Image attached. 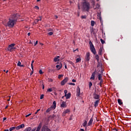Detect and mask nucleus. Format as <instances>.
Returning <instances> with one entry per match:
<instances>
[{
	"instance_id": "a18cd8bd",
	"label": "nucleus",
	"mask_w": 131,
	"mask_h": 131,
	"mask_svg": "<svg viewBox=\"0 0 131 131\" xmlns=\"http://www.w3.org/2000/svg\"><path fill=\"white\" fill-rule=\"evenodd\" d=\"M21 66V62H20L19 61L17 63V66Z\"/></svg>"
},
{
	"instance_id": "4d7b16f0",
	"label": "nucleus",
	"mask_w": 131,
	"mask_h": 131,
	"mask_svg": "<svg viewBox=\"0 0 131 131\" xmlns=\"http://www.w3.org/2000/svg\"><path fill=\"white\" fill-rule=\"evenodd\" d=\"M19 67H24V64H20V66H19Z\"/></svg>"
},
{
	"instance_id": "c756f323",
	"label": "nucleus",
	"mask_w": 131,
	"mask_h": 131,
	"mask_svg": "<svg viewBox=\"0 0 131 131\" xmlns=\"http://www.w3.org/2000/svg\"><path fill=\"white\" fill-rule=\"evenodd\" d=\"M91 26L92 27L95 26V21L91 20Z\"/></svg>"
},
{
	"instance_id": "338daca9",
	"label": "nucleus",
	"mask_w": 131,
	"mask_h": 131,
	"mask_svg": "<svg viewBox=\"0 0 131 131\" xmlns=\"http://www.w3.org/2000/svg\"><path fill=\"white\" fill-rule=\"evenodd\" d=\"M41 17H40V19H39V21H41Z\"/></svg>"
},
{
	"instance_id": "393cba45",
	"label": "nucleus",
	"mask_w": 131,
	"mask_h": 131,
	"mask_svg": "<svg viewBox=\"0 0 131 131\" xmlns=\"http://www.w3.org/2000/svg\"><path fill=\"white\" fill-rule=\"evenodd\" d=\"M51 108H53V109L56 108V101H53V105L51 106Z\"/></svg>"
},
{
	"instance_id": "bb28decb",
	"label": "nucleus",
	"mask_w": 131,
	"mask_h": 131,
	"mask_svg": "<svg viewBox=\"0 0 131 131\" xmlns=\"http://www.w3.org/2000/svg\"><path fill=\"white\" fill-rule=\"evenodd\" d=\"M118 103L119 105H122L123 104L122 101L120 99H118Z\"/></svg>"
},
{
	"instance_id": "79ce46f5",
	"label": "nucleus",
	"mask_w": 131,
	"mask_h": 131,
	"mask_svg": "<svg viewBox=\"0 0 131 131\" xmlns=\"http://www.w3.org/2000/svg\"><path fill=\"white\" fill-rule=\"evenodd\" d=\"M48 35H53L54 34V33L50 32L48 33Z\"/></svg>"
},
{
	"instance_id": "cd10ccee",
	"label": "nucleus",
	"mask_w": 131,
	"mask_h": 131,
	"mask_svg": "<svg viewBox=\"0 0 131 131\" xmlns=\"http://www.w3.org/2000/svg\"><path fill=\"white\" fill-rule=\"evenodd\" d=\"M81 61V58L80 57H79L76 59V63H78V62H80Z\"/></svg>"
},
{
	"instance_id": "c9c22d12",
	"label": "nucleus",
	"mask_w": 131,
	"mask_h": 131,
	"mask_svg": "<svg viewBox=\"0 0 131 131\" xmlns=\"http://www.w3.org/2000/svg\"><path fill=\"white\" fill-rule=\"evenodd\" d=\"M47 92H53V89L52 88H49L47 89Z\"/></svg>"
},
{
	"instance_id": "473e14b6",
	"label": "nucleus",
	"mask_w": 131,
	"mask_h": 131,
	"mask_svg": "<svg viewBox=\"0 0 131 131\" xmlns=\"http://www.w3.org/2000/svg\"><path fill=\"white\" fill-rule=\"evenodd\" d=\"M103 81H104L103 80H100V82L99 84L100 85V86H101V88H102V84L103 83Z\"/></svg>"
},
{
	"instance_id": "37998d69",
	"label": "nucleus",
	"mask_w": 131,
	"mask_h": 131,
	"mask_svg": "<svg viewBox=\"0 0 131 131\" xmlns=\"http://www.w3.org/2000/svg\"><path fill=\"white\" fill-rule=\"evenodd\" d=\"M39 73L40 74H43V72H42V70H40L39 71Z\"/></svg>"
},
{
	"instance_id": "f03ea898",
	"label": "nucleus",
	"mask_w": 131,
	"mask_h": 131,
	"mask_svg": "<svg viewBox=\"0 0 131 131\" xmlns=\"http://www.w3.org/2000/svg\"><path fill=\"white\" fill-rule=\"evenodd\" d=\"M82 8L84 11H86V12H89L90 11V9H91V4L90 2L87 1H84L82 3Z\"/></svg>"
},
{
	"instance_id": "9b49d317",
	"label": "nucleus",
	"mask_w": 131,
	"mask_h": 131,
	"mask_svg": "<svg viewBox=\"0 0 131 131\" xmlns=\"http://www.w3.org/2000/svg\"><path fill=\"white\" fill-rule=\"evenodd\" d=\"M77 97H79L80 96V88L79 86H77V94H76Z\"/></svg>"
},
{
	"instance_id": "e433bc0d",
	"label": "nucleus",
	"mask_w": 131,
	"mask_h": 131,
	"mask_svg": "<svg viewBox=\"0 0 131 131\" xmlns=\"http://www.w3.org/2000/svg\"><path fill=\"white\" fill-rule=\"evenodd\" d=\"M38 21H39V19H35L34 20L35 24H37V23H38Z\"/></svg>"
},
{
	"instance_id": "6ab92c4d",
	"label": "nucleus",
	"mask_w": 131,
	"mask_h": 131,
	"mask_svg": "<svg viewBox=\"0 0 131 131\" xmlns=\"http://www.w3.org/2000/svg\"><path fill=\"white\" fill-rule=\"evenodd\" d=\"M64 97H66V99H70L71 97V93H68L66 95H64Z\"/></svg>"
},
{
	"instance_id": "ddd939ff",
	"label": "nucleus",
	"mask_w": 131,
	"mask_h": 131,
	"mask_svg": "<svg viewBox=\"0 0 131 131\" xmlns=\"http://www.w3.org/2000/svg\"><path fill=\"white\" fill-rule=\"evenodd\" d=\"M99 103H100V99L96 100L95 102H94V107H98Z\"/></svg>"
},
{
	"instance_id": "c85d7f7f",
	"label": "nucleus",
	"mask_w": 131,
	"mask_h": 131,
	"mask_svg": "<svg viewBox=\"0 0 131 131\" xmlns=\"http://www.w3.org/2000/svg\"><path fill=\"white\" fill-rule=\"evenodd\" d=\"M30 130H31V128L30 127H29L26 128L23 131H30Z\"/></svg>"
},
{
	"instance_id": "ea45409f",
	"label": "nucleus",
	"mask_w": 131,
	"mask_h": 131,
	"mask_svg": "<svg viewBox=\"0 0 131 131\" xmlns=\"http://www.w3.org/2000/svg\"><path fill=\"white\" fill-rule=\"evenodd\" d=\"M63 75H59L58 76V78L59 79H60V78H61V77H63Z\"/></svg>"
},
{
	"instance_id": "4468645a",
	"label": "nucleus",
	"mask_w": 131,
	"mask_h": 131,
	"mask_svg": "<svg viewBox=\"0 0 131 131\" xmlns=\"http://www.w3.org/2000/svg\"><path fill=\"white\" fill-rule=\"evenodd\" d=\"M93 121H94V120L93 119V118H91L88 123V126H90V125H92L93 124Z\"/></svg>"
},
{
	"instance_id": "de8ad7c7",
	"label": "nucleus",
	"mask_w": 131,
	"mask_h": 131,
	"mask_svg": "<svg viewBox=\"0 0 131 131\" xmlns=\"http://www.w3.org/2000/svg\"><path fill=\"white\" fill-rule=\"evenodd\" d=\"M64 96H65L66 95H67V93H68L67 90H64Z\"/></svg>"
},
{
	"instance_id": "3c124183",
	"label": "nucleus",
	"mask_w": 131,
	"mask_h": 131,
	"mask_svg": "<svg viewBox=\"0 0 131 131\" xmlns=\"http://www.w3.org/2000/svg\"><path fill=\"white\" fill-rule=\"evenodd\" d=\"M32 74H33V69H32V71H31V72L30 73V75H32Z\"/></svg>"
},
{
	"instance_id": "5fc2aeb1",
	"label": "nucleus",
	"mask_w": 131,
	"mask_h": 131,
	"mask_svg": "<svg viewBox=\"0 0 131 131\" xmlns=\"http://www.w3.org/2000/svg\"><path fill=\"white\" fill-rule=\"evenodd\" d=\"M9 99L7 100V101H10V100H11V96H9Z\"/></svg>"
},
{
	"instance_id": "774afa93",
	"label": "nucleus",
	"mask_w": 131,
	"mask_h": 131,
	"mask_svg": "<svg viewBox=\"0 0 131 131\" xmlns=\"http://www.w3.org/2000/svg\"><path fill=\"white\" fill-rule=\"evenodd\" d=\"M4 131H9V129H5Z\"/></svg>"
},
{
	"instance_id": "aec40b11",
	"label": "nucleus",
	"mask_w": 131,
	"mask_h": 131,
	"mask_svg": "<svg viewBox=\"0 0 131 131\" xmlns=\"http://www.w3.org/2000/svg\"><path fill=\"white\" fill-rule=\"evenodd\" d=\"M60 58V56H57L56 57H55L54 58V62H57L58 61H60V59H59Z\"/></svg>"
},
{
	"instance_id": "412c9836",
	"label": "nucleus",
	"mask_w": 131,
	"mask_h": 131,
	"mask_svg": "<svg viewBox=\"0 0 131 131\" xmlns=\"http://www.w3.org/2000/svg\"><path fill=\"white\" fill-rule=\"evenodd\" d=\"M62 63H60V64H57L56 66V68L57 69V70H60V69H61L62 68Z\"/></svg>"
},
{
	"instance_id": "13d9d810",
	"label": "nucleus",
	"mask_w": 131,
	"mask_h": 131,
	"mask_svg": "<svg viewBox=\"0 0 131 131\" xmlns=\"http://www.w3.org/2000/svg\"><path fill=\"white\" fill-rule=\"evenodd\" d=\"M38 42V41H36L35 42V46H36V45H37Z\"/></svg>"
},
{
	"instance_id": "603ef678",
	"label": "nucleus",
	"mask_w": 131,
	"mask_h": 131,
	"mask_svg": "<svg viewBox=\"0 0 131 131\" xmlns=\"http://www.w3.org/2000/svg\"><path fill=\"white\" fill-rule=\"evenodd\" d=\"M112 131H118V130L116 128H114V129H113Z\"/></svg>"
},
{
	"instance_id": "4c0bfd02",
	"label": "nucleus",
	"mask_w": 131,
	"mask_h": 131,
	"mask_svg": "<svg viewBox=\"0 0 131 131\" xmlns=\"http://www.w3.org/2000/svg\"><path fill=\"white\" fill-rule=\"evenodd\" d=\"M33 63H34V60H33L31 63V68L33 69Z\"/></svg>"
},
{
	"instance_id": "2f4dec72",
	"label": "nucleus",
	"mask_w": 131,
	"mask_h": 131,
	"mask_svg": "<svg viewBox=\"0 0 131 131\" xmlns=\"http://www.w3.org/2000/svg\"><path fill=\"white\" fill-rule=\"evenodd\" d=\"M51 111H52V107H50L47 110L46 112L47 113H49V112H50Z\"/></svg>"
},
{
	"instance_id": "b1692460",
	"label": "nucleus",
	"mask_w": 131,
	"mask_h": 131,
	"mask_svg": "<svg viewBox=\"0 0 131 131\" xmlns=\"http://www.w3.org/2000/svg\"><path fill=\"white\" fill-rule=\"evenodd\" d=\"M40 128H41V123H40L39 125L38 126L36 130L39 131L40 130Z\"/></svg>"
},
{
	"instance_id": "864d4df0",
	"label": "nucleus",
	"mask_w": 131,
	"mask_h": 131,
	"mask_svg": "<svg viewBox=\"0 0 131 131\" xmlns=\"http://www.w3.org/2000/svg\"><path fill=\"white\" fill-rule=\"evenodd\" d=\"M72 82H76V80H75V79H73V80H72Z\"/></svg>"
},
{
	"instance_id": "f704fd0d",
	"label": "nucleus",
	"mask_w": 131,
	"mask_h": 131,
	"mask_svg": "<svg viewBox=\"0 0 131 131\" xmlns=\"http://www.w3.org/2000/svg\"><path fill=\"white\" fill-rule=\"evenodd\" d=\"M100 41L102 45H104V43H105V40H103V39H100Z\"/></svg>"
},
{
	"instance_id": "052dcab7",
	"label": "nucleus",
	"mask_w": 131,
	"mask_h": 131,
	"mask_svg": "<svg viewBox=\"0 0 131 131\" xmlns=\"http://www.w3.org/2000/svg\"><path fill=\"white\" fill-rule=\"evenodd\" d=\"M55 19H58V16L55 15Z\"/></svg>"
},
{
	"instance_id": "6e6552de",
	"label": "nucleus",
	"mask_w": 131,
	"mask_h": 131,
	"mask_svg": "<svg viewBox=\"0 0 131 131\" xmlns=\"http://www.w3.org/2000/svg\"><path fill=\"white\" fill-rule=\"evenodd\" d=\"M25 127V125L24 124H21L17 127H15V128L17 130H18V129H20L21 128H23V127Z\"/></svg>"
},
{
	"instance_id": "0e129e2a",
	"label": "nucleus",
	"mask_w": 131,
	"mask_h": 131,
	"mask_svg": "<svg viewBox=\"0 0 131 131\" xmlns=\"http://www.w3.org/2000/svg\"><path fill=\"white\" fill-rule=\"evenodd\" d=\"M76 51H78V49H76L75 50H74V52H76Z\"/></svg>"
},
{
	"instance_id": "c03bdc74",
	"label": "nucleus",
	"mask_w": 131,
	"mask_h": 131,
	"mask_svg": "<svg viewBox=\"0 0 131 131\" xmlns=\"http://www.w3.org/2000/svg\"><path fill=\"white\" fill-rule=\"evenodd\" d=\"M69 84L70 85H75V83H71V82L69 83Z\"/></svg>"
},
{
	"instance_id": "7c9ffc66",
	"label": "nucleus",
	"mask_w": 131,
	"mask_h": 131,
	"mask_svg": "<svg viewBox=\"0 0 131 131\" xmlns=\"http://www.w3.org/2000/svg\"><path fill=\"white\" fill-rule=\"evenodd\" d=\"M16 128V127H11L9 128V131L14 130Z\"/></svg>"
},
{
	"instance_id": "9d476101",
	"label": "nucleus",
	"mask_w": 131,
	"mask_h": 131,
	"mask_svg": "<svg viewBox=\"0 0 131 131\" xmlns=\"http://www.w3.org/2000/svg\"><path fill=\"white\" fill-rule=\"evenodd\" d=\"M90 56H91V53H90V52H88L86 54L85 60L87 61V62L90 61Z\"/></svg>"
},
{
	"instance_id": "f8f14e48",
	"label": "nucleus",
	"mask_w": 131,
	"mask_h": 131,
	"mask_svg": "<svg viewBox=\"0 0 131 131\" xmlns=\"http://www.w3.org/2000/svg\"><path fill=\"white\" fill-rule=\"evenodd\" d=\"M96 77V71H94L91 76V78H90V79H92L93 80H95V78Z\"/></svg>"
},
{
	"instance_id": "0eeeda50",
	"label": "nucleus",
	"mask_w": 131,
	"mask_h": 131,
	"mask_svg": "<svg viewBox=\"0 0 131 131\" xmlns=\"http://www.w3.org/2000/svg\"><path fill=\"white\" fill-rule=\"evenodd\" d=\"M15 43H12L10 45H9L8 48V51H12V50H13V48H14V47H15Z\"/></svg>"
},
{
	"instance_id": "6e6d98bb",
	"label": "nucleus",
	"mask_w": 131,
	"mask_h": 131,
	"mask_svg": "<svg viewBox=\"0 0 131 131\" xmlns=\"http://www.w3.org/2000/svg\"><path fill=\"white\" fill-rule=\"evenodd\" d=\"M69 120H72V116L70 117V118H69Z\"/></svg>"
},
{
	"instance_id": "39448f33",
	"label": "nucleus",
	"mask_w": 131,
	"mask_h": 131,
	"mask_svg": "<svg viewBox=\"0 0 131 131\" xmlns=\"http://www.w3.org/2000/svg\"><path fill=\"white\" fill-rule=\"evenodd\" d=\"M93 8L94 9V10H99V9H100V5L98 4L95 5V3H93Z\"/></svg>"
},
{
	"instance_id": "a19ab883",
	"label": "nucleus",
	"mask_w": 131,
	"mask_h": 131,
	"mask_svg": "<svg viewBox=\"0 0 131 131\" xmlns=\"http://www.w3.org/2000/svg\"><path fill=\"white\" fill-rule=\"evenodd\" d=\"M44 96H45V95H43V94L41 95L40 97V100H42V99H43Z\"/></svg>"
},
{
	"instance_id": "1a4fd4ad",
	"label": "nucleus",
	"mask_w": 131,
	"mask_h": 131,
	"mask_svg": "<svg viewBox=\"0 0 131 131\" xmlns=\"http://www.w3.org/2000/svg\"><path fill=\"white\" fill-rule=\"evenodd\" d=\"M42 131H51V130L48 126L44 125L42 128Z\"/></svg>"
},
{
	"instance_id": "49530a36",
	"label": "nucleus",
	"mask_w": 131,
	"mask_h": 131,
	"mask_svg": "<svg viewBox=\"0 0 131 131\" xmlns=\"http://www.w3.org/2000/svg\"><path fill=\"white\" fill-rule=\"evenodd\" d=\"M40 111V109H38L37 110L36 112L35 113V114H37V113H38V112Z\"/></svg>"
},
{
	"instance_id": "4be33fe9",
	"label": "nucleus",
	"mask_w": 131,
	"mask_h": 131,
	"mask_svg": "<svg viewBox=\"0 0 131 131\" xmlns=\"http://www.w3.org/2000/svg\"><path fill=\"white\" fill-rule=\"evenodd\" d=\"M95 59L97 60V62L99 63L100 61V58L99 57V55L98 54H96L95 57Z\"/></svg>"
},
{
	"instance_id": "20e7f679",
	"label": "nucleus",
	"mask_w": 131,
	"mask_h": 131,
	"mask_svg": "<svg viewBox=\"0 0 131 131\" xmlns=\"http://www.w3.org/2000/svg\"><path fill=\"white\" fill-rule=\"evenodd\" d=\"M93 98L94 99H95V100H99L100 99V95L97 94V93H96V92H95L93 94Z\"/></svg>"
},
{
	"instance_id": "2eb2a0df",
	"label": "nucleus",
	"mask_w": 131,
	"mask_h": 131,
	"mask_svg": "<svg viewBox=\"0 0 131 131\" xmlns=\"http://www.w3.org/2000/svg\"><path fill=\"white\" fill-rule=\"evenodd\" d=\"M70 111L68 109L66 110L64 112H63L62 114V116H66L67 113H69Z\"/></svg>"
},
{
	"instance_id": "423d86ee",
	"label": "nucleus",
	"mask_w": 131,
	"mask_h": 131,
	"mask_svg": "<svg viewBox=\"0 0 131 131\" xmlns=\"http://www.w3.org/2000/svg\"><path fill=\"white\" fill-rule=\"evenodd\" d=\"M67 81H68V77H67L61 82V85H64Z\"/></svg>"
},
{
	"instance_id": "f3484780",
	"label": "nucleus",
	"mask_w": 131,
	"mask_h": 131,
	"mask_svg": "<svg viewBox=\"0 0 131 131\" xmlns=\"http://www.w3.org/2000/svg\"><path fill=\"white\" fill-rule=\"evenodd\" d=\"M103 51V48L100 47L99 51H98V55H99L100 56H102V52Z\"/></svg>"
},
{
	"instance_id": "680f3d73",
	"label": "nucleus",
	"mask_w": 131,
	"mask_h": 131,
	"mask_svg": "<svg viewBox=\"0 0 131 131\" xmlns=\"http://www.w3.org/2000/svg\"><path fill=\"white\" fill-rule=\"evenodd\" d=\"M7 119V118H3V121H5V120H6Z\"/></svg>"
},
{
	"instance_id": "69168bd1",
	"label": "nucleus",
	"mask_w": 131,
	"mask_h": 131,
	"mask_svg": "<svg viewBox=\"0 0 131 131\" xmlns=\"http://www.w3.org/2000/svg\"><path fill=\"white\" fill-rule=\"evenodd\" d=\"M64 68H65L66 69H67V66L66 65V66H64Z\"/></svg>"
},
{
	"instance_id": "dca6fc26",
	"label": "nucleus",
	"mask_w": 131,
	"mask_h": 131,
	"mask_svg": "<svg viewBox=\"0 0 131 131\" xmlns=\"http://www.w3.org/2000/svg\"><path fill=\"white\" fill-rule=\"evenodd\" d=\"M102 74H103V72L101 71V74H98V80H103V79H102Z\"/></svg>"
},
{
	"instance_id": "e2e57ef3",
	"label": "nucleus",
	"mask_w": 131,
	"mask_h": 131,
	"mask_svg": "<svg viewBox=\"0 0 131 131\" xmlns=\"http://www.w3.org/2000/svg\"><path fill=\"white\" fill-rule=\"evenodd\" d=\"M30 34H31V33H28V36H30Z\"/></svg>"
},
{
	"instance_id": "a878e982",
	"label": "nucleus",
	"mask_w": 131,
	"mask_h": 131,
	"mask_svg": "<svg viewBox=\"0 0 131 131\" xmlns=\"http://www.w3.org/2000/svg\"><path fill=\"white\" fill-rule=\"evenodd\" d=\"M86 124H88V121L85 120L83 123L82 124V125L83 126H84V127H86Z\"/></svg>"
},
{
	"instance_id": "bf43d9fd",
	"label": "nucleus",
	"mask_w": 131,
	"mask_h": 131,
	"mask_svg": "<svg viewBox=\"0 0 131 131\" xmlns=\"http://www.w3.org/2000/svg\"><path fill=\"white\" fill-rule=\"evenodd\" d=\"M79 131H84V129L81 128L80 129Z\"/></svg>"
},
{
	"instance_id": "72a5a7b5",
	"label": "nucleus",
	"mask_w": 131,
	"mask_h": 131,
	"mask_svg": "<svg viewBox=\"0 0 131 131\" xmlns=\"http://www.w3.org/2000/svg\"><path fill=\"white\" fill-rule=\"evenodd\" d=\"M89 89H91V88H92V86L93 85V83H92V82H89Z\"/></svg>"
},
{
	"instance_id": "5701e85b",
	"label": "nucleus",
	"mask_w": 131,
	"mask_h": 131,
	"mask_svg": "<svg viewBox=\"0 0 131 131\" xmlns=\"http://www.w3.org/2000/svg\"><path fill=\"white\" fill-rule=\"evenodd\" d=\"M90 32H91V35H92V34H95V30L94 29V28H92L90 30Z\"/></svg>"
},
{
	"instance_id": "58836bf2",
	"label": "nucleus",
	"mask_w": 131,
	"mask_h": 131,
	"mask_svg": "<svg viewBox=\"0 0 131 131\" xmlns=\"http://www.w3.org/2000/svg\"><path fill=\"white\" fill-rule=\"evenodd\" d=\"M81 19H85L86 18V16L85 15H82L81 16Z\"/></svg>"
},
{
	"instance_id": "7ed1b4c3",
	"label": "nucleus",
	"mask_w": 131,
	"mask_h": 131,
	"mask_svg": "<svg viewBox=\"0 0 131 131\" xmlns=\"http://www.w3.org/2000/svg\"><path fill=\"white\" fill-rule=\"evenodd\" d=\"M89 45L90 46V50L91 52L94 54V55H96L97 54V52L96 51V49L95 48V46H94V45L92 42V41H89Z\"/></svg>"
},
{
	"instance_id": "f257e3e1",
	"label": "nucleus",
	"mask_w": 131,
	"mask_h": 131,
	"mask_svg": "<svg viewBox=\"0 0 131 131\" xmlns=\"http://www.w3.org/2000/svg\"><path fill=\"white\" fill-rule=\"evenodd\" d=\"M20 15L18 13L11 15L9 18V21L7 22L6 26L10 28H13L15 26V24L17 23V20L19 19Z\"/></svg>"
},
{
	"instance_id": "8fccbe9b",
	"label": "nucleus",
	"mask_w": 131,
	"mask_h": 131,
	"mask_svg": "<svg viewBox=\"0 0 131 131\" xmlns=\"http://www.w3.org/2000/svg\"><path fill=\"white\" fill-rule=\"evenodd\" d=\"M30 115H31V114H28V115H27L26 116V117H29V116H30Z\"/></svg>"
},
{
	"instance_id": "a211bd4d",
	"label": "nucleus",
	"mask_w": 131,
	"mask_h": 131,
	"mask_svg": "<svg viewBox=\"0 0 131 131\" xmlns=\"http://www.w3.org/2000/svg\"><path fill=\"white\" fill-rule=\"evenodd\" d=\"M60 107L65 108V107H66V102L63 101L60 104Z\"/></svg>"
},
{
	"instance_id": "09e8293b",
	"label": "nucleus",
	"mask_w": 131,
	"mask_h": 131,
	"mask_svg": "<svg viewBox=\"0 0 131 131\" xmlns=\"http://www.w3.org/2000/svg\"><path fill=\"white\" fill-rule=\"evenodd\" d=\"M35 9L36 10H39V7H38V6H35Z\"/></svg>"
}]
</instances>
